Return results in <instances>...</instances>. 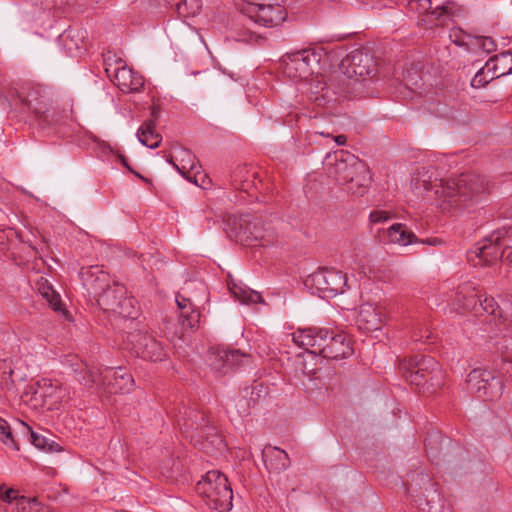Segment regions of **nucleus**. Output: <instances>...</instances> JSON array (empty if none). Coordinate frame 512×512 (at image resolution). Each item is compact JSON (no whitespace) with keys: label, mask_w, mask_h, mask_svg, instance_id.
Returning a JSON list of instances; mask_svg holds the SVG:
<instances>
[{"label":"nucleus","mask_w":512,"mask_h":512,"mask_svg":"<svg viewBox=\"0 0 512 512\" xmlns=\"http://www.w3.org/2000/svg\"><path fill=\"white\" fill-rule=\"evenodd\" d=\"M171 470H172V472H178L180 469H179L178 465L177 466L174 465Z\"/></svg>","instance_id":"55"},{"label":"nucleus","mask_w":512,"mask_h":512,"mask_svg":"<svg viewBox=\"0 0 512 512\" xmlns=\"http://www.w3.org/2000/svg\"><path fill=\"white\" fill-rule=\"evenodd\" d=\"M412 11L423 15V22L428 24L445 25L448 20L460 14V7L453 1H447L440 6L432 8L431 0H412L409 2Z\"/></svg>","instance_id":"14"},{"label":"nucleus","mask_w":512,"mask_h":512,"mask_svg":"<svg viewBox=\"0 0 512 512\" xmlns=\"http://www.w3.org/2000/svg\"><path fill=\"white\" fill-rule=\"evenodd\" d=\"M341 72L349 79L365 80L376 75L377 66L371 54L363 50H353L340 64Z\"/></svg>","instance_id":"13"},{"label":"nucleus","mask_w":512,"mask_h":512,"mask_svg":"<svg viewBox=\"0 0 512 512\" xmlns=\"http://www.w3.org/2000/svg\"><path fill=\"white\" fill-rule=\"evenodd\" d=\"M286 0L254 1L243 9V17L264 27H276L287 18Z\"/></svg>","instance_id":"9"},{"label":"nucleus","mask_w":512,"mask_h":512,"mask_svg":"<svg viewBox=\"0 0 512 512\" xmlns=\"http://www.w3.org/2000/svg\"><path fill=\"white\" fill-rule=\"evenodd\" d=\"M246 239L258 242L262 246H268L277 241L276 231L269 225L262 222H250L243 231Z\"/></svg>","instance_id":"23"},{"label":"nucleus","mask_w":512,"mask_h":512,"mask_svg":"<svg viewBox=\"0 0 512 512\" xmlns=\"http://www.w3.org/2000/svg\"><path fill=\"white\" fill-rule=\"evenodd\" d=\"M214 437H215V441H218L219 443H222V439L220 437H218L216 435Z\"/></svg>","instance_id":"56"},{"label":"nucleus","mask_w":512,"mask_h":512,"mask_svg":"<svg viewBox=\"0 0 512 512\" xmlns=\"http://www.w3.org/2000/svg\"><path fill=\"white\" fill-rule=\"evenodd\" d=\"M66 390L57 381L42 379L25 387L22 399L35 409H55L66 397Z\"/></svg>","instance_id":"8"},{"label":"nucleus","mask_w":512,"mask_h":512,"mask_svg":"<svg viewBox=\"0 0 512 512\" xmlns=\"http://www.w3.org/2000/svg\"><path fill=\"white\" fill-rule=\"evenodd\" d=\"M0 441L6 446L19 450V446L15 441L11 428L6 420L0 417Z\"/></svg>","instance_id":"42"},{"label":"nucleus","mask_w":512,"mask_h":512,"mask_svg":"<svg viewBox=\"0 0 512 512\" xmlns=\"http://www.w3.org/2000/svg\"><path fill=\"white\" fill-rule=\"evenodd\" d=\"M387 235L389 242L402 246L409 245L414 242L415 235L408 231L406 227L400 223L393 224L388 230Z\"/></svg>","instance_id":"34"},{"label":"nucleus","mask_w":512,"mask_h":512,"mask_svg":"<svg viewBox=\"0 0 512 512\" xmlns=\"http://www.w3.org/2000/svg\"><path fill=\"white\" fill-rule=\"evenodd\" d=\"M501 369L512 376V360H504Z\"/></svg>","instance_id":"49"},{"label":"nucleus","mask_w":512,"mask_h":512,"mask_svg":"<svg viewBox=\"0 0 512 512\" xmlns=\"http://www.w3.org/2000/svg\"><path fill=\"white\" fill-rule=\"evenodd\" d=\"M304 372L308 375H315L316 369L315 368H308L307 361L304 362Z\"/></svg>","instance_id":"52"},{"label":"nucleus","mask_w":512,"mask_h":512,"mask_svg":"<svg viewBox=\"0 0 512 512\" xmlns=\"http://www.w3.org/2000/svg\"><path fill=\"white\" fill-rule=\"evenodd\" d=\"M483 311L492 317L497 326L505 325L507 319L503 316L502 310L492 297L480 299L478 303V314Z\"/></svg>","instance_id":"33"},{"label":"nucleus","mask_w":512,"mask_h":512,"mask_svg":"<svg viewBox=\"0 0 512 512\" xmlns=\"http://www.w3.org/2000/svg\"><path fill=\"white\" fill-rule=\"evenodd\" d=\"M411 337H412L413 341H415V342L421 341L424 338V336L422 334H420V333H418L416 331L413 332Z\"/></svg>","instance_id":"53"},{"label":"nucleus","mask_w":512,"mask_h":512,"mask_svg":"<svg viewBox=\"0 0 512 512\" xmlns=\"http://www.w3.org/2000/svg\"><path fill=\"white\" fill-rule=\"evenodd\" d=\"M422 78L416 68H409L403 74V83L406 88L416 91L421 86Z\"/></svg>","instance_id":"43"},{"label":"nucleus","mask_w":512,"mask_h":512,"mask_svg":"<svg viewBox=\"0 0 512 512\" xmlns=\"http://www.w3.org/2000/svg\"><path fill=\"white\" fill-rule=\"evenodd\" d=\"M262 458L268 470L281 472L290 465L288 454L277 447H265L262 451Z\"/></svg>","instance_id":"26"},{"label":"nucleus","mask_w":512,"mask_h":512,"mask_svg":"<svg viewBox=\"0 0 512 512\" xmlns=\"http://www.w3.org/2000/svg\"><path fill=\"white\" fill-rule=\"evenodd\" d=\"M420 474L421 473H418L413 477L411 483L407 488L409 495L413 498L414 501L417 498V494L422 493V489H424L423 484H417L420 478Z\"/></svg>","instance_id":"47"},{"label":"nucleus","mask_w":512,"mask_h":512,"mask_svg":"<svg viewBox=\"0 0 512 512\" xmlns=\"http://www.w3.org/2000/svg\"><path fill=\"white\" fill-rule=\"evenodd\" d=\"M5 485L0 484V499L7 503H12L15 501V503H18V500L20 499V495L18 490L13 488H8L4 490Z\"/></svg>","instance_id":"46"},{"label":"nucleus","mask_w":512,"mask_h":512,"mask_svg":"<svg viewBox=\"0 0 512 512\" xmlns=\"http://www.w3.org/2000/svg\"><path fill=\"white\" fill-rule=\"evenodd\" d=\"M330 330L327 329H315L314 337L312 338V348L310 357L311 359L316 358L317 355L322 356V348L325 347L326 341L329 340Z\"/></svg>","instance_id":"38"},{"label":"nucleus","mask_w":512,"mask_h":512,"mask_svg":"<svg viewBox=\"0 0 512 512\" xmlns=\"http://www.w3.org/2000/svg\"><path fill=\"white\" fill-rule=\"evenodd\" d=\"M385 319L384 307L379 303H362L358 308L356 324L360 330H379Z\"/></svg>","instance_id":"18"},{"label":"nucleus","mask_w":512,"mask_h":512,"mask_svg":"<svg viewBox=\"0 0 512 512\" xmlns=\"http://www.w3.org/2000/svg\"><path fill=\"white\" fill-rule=\"evenodd\" d=\"M181 430L190 438L195 445H200L202 449L207 450L208 445L201 441L204 429H209L205 424V417L203 414L190 412L189 416L183 418V422H179Z\"/></svg>","instance_id":"22"},{"label":"nucleus","mask_w":512,"mask_h":512,"mask_svg":"<svg viewBox=\"0 0 512 512\" xmlns=\"http://www.w3.org/2000/svg\"><path fill=\"white\" fill-rule=\"evenodd\" d=\"M12 362L8 359H0V385L5 389H11L14 384Z\"/></svg>","instance_id":"40"},{"label":"nucleus","mask_w":512,"mask_h":512,"mask_svg":"<svg viewBox=\"0 0 512 512\" xmlns=\"http://www.w3.org/2000/svg\"><path fill=\"white\" fill-rule=\"evenodd\" d=\"M322 298H332L342 294L347 287V276L334 268H321L309 275L305 281Z\"/></svg>","instance_id":"10"},{"label":"nucleus","mask_w":512,"mask_h":512,"mask_svg":"<svg viewBox=\"0 0 512 512\" xmlns=\"http://www.w3.org/2000/svg\"><path fill=\"white\" fill-rule=\"evenodd\" d=\"M83 285L96 297L99 307L108 313L123 318L136 314L135 300L128 296L124 285L110 281L109 275L99 266L83 268L80 273Z\"/></svg>","instance_id":"2"},{"label":"nucleus","mask_w":512,"mask_h":512,"mask_svg":"<svg viewBox=\"0 0 512 512\" xmlns=\"http://www.w3.org/2000/svg\"><path fill=\"white\" fill-rule=\"evenodd\" d=\"M417 484H423L424 489H422V493L417 494V498L414 502L422 509H430L433 504L440 500L437 484L425 473L420 474Z\"/></svg>","instance_id":"24"},{"label":"nucleus","mask_w":512,"mask_h":512,"mask_svg":"<svg viewBox=\"0 0 512 512\" xmlns=\"http://www.w3.org/2000/svg\"><path fill=\"white\" fill-rule=\"evenodd\" d=\"M334 140L338 145H344L347 141V138L345 135H338L334 138Z\"/></svg>","instance_id":"51"},{"label":"nucleus","mask_w":512,"mask_h":512,"mask_svg":"<svg viewBox=\"0 0 512 512\" xmlns=\"http://www.w3.org/2000/svg\"><path fill=\"white\" fill-rule=\"evenodd\" d=\"M36 287L41 296L49 303L50 307L63 315H66V311L63 308L60 295L53 289L47 279L41 277Z\"/></svg>","instance_id":"29"},{"label":"nucleus","mask_w":512,"mask_h":512,"mask_svg":"<svg viewBox=\"0 0 512 512\" xmlns=\"http://www.w3.org/2000/svg\"><path fill=\"white\" fill-rule=\"evenodd\" d=\"M491 72H488L486 69V64L475 74V76L471 80V86L474 88H481L492 81L494 78H491Z\"/></svg>","instance_id":"44"},{"label":"nucleus","mask_w":512,"mask_h":512,"mask_svg":"<svg viewBox=\"0 0 512 512\" xmlns=\"http://www.w3.org/2000/svg\"><path fill=\"white\" fill-rule=\"evenodd\" d=\"M417 196L433 192L442 211H461L470 207L489 189L485 176L466 173L448 180L439 179L430 170H419L411 181Z\"/></svg>","instance_id":"1"},{"label":"nucleus","mask_w":512,"mask_h":512,"mask_svg":"<svg viewBox=\"0 0 512 512\" xmlns=\"http://www.w3.org/2000/svg\"><path fill=\"white\" fill-rule=\"evenodd\" d=\"M504 251H505V254H504L503 257L505 258V261L508 264L512 265V250L511 249H509V250L505 249Z\"/></svg>","instance_id":"50"},{"label":"nucleus","mask_w":512,"mask_h":512,"mask_svg":"<svg viewBox=\"0 0 512 512\" xmlns=\"http://www.w3.org/2000/svg\"><path fill=\"white\" fill-rule=\"evenodd\" d=\"M248 186V183L246 184L245 182H243L240 186H239V189L241 190H246V187Z\"/></svg>","instance_id":"54"},{"label":"nucleus","mask_w":512,"mask_h":512,"mask_svg":"<svg viewBox=\"0 0 512 512\" xmlns=\"http://www.w3.org/2000/svg\"><path fill=\"white\" fill-rule=\"evenodd\" d=\"M486 69L491 78H499L512 73V52H503L490 57L486 61Z\"/></svg>","instance_id":"27"},{"label":"nucleus","mask_w":512,"mask_h":512,"mask_svg":"<svg viewBox=\"0 0 512 512\" xmlns=\"http://www.w3.org/2000/svg\"><path fill=\"white\" fill-rule=\"evenodd\" d=\"M131 349L137 356L149 361H162L166 357L162 345L151 335L144 332H133L128 335Z\"/></svg>","instance_id":"17"},{"label":"nucleus","mask_w":512,"mask_h":512,"mask_svg":"<svg viewBox=\"0 0 512 512\" xmlns=\"http://www.w3.org/2000/svg\"><path fill=\"white\" fill-rule=\"evenodd\" d=\"M107 75L114 84L124 93L139 92L144 86L143 77L119 59L115 65L108 64L105 68Z\"/></svg>","instance_id":"16"},{"label":"nucleus","mask_w":512,"mask_h":512,"mask_svg":"<svg viewBox=\"0 0 512 512\" xmlns=\"http://www.w3.org/2000/svg\"><path fill=\"white\" fill-rule=\"evenodd\" d=\"M229 289L233 296L243 304H256L263 302L262 296L258 292L245 285L233 283L232 285H229Z\"/></svg>","instance_id":"32"},{"label":"nucleus","mask_w":512,"mask_h":512,"mask_svg":"<svg viewBox=\"0 0 512 512\" xmlns=\"http://www.w3.org/2000/svg\"><path fill=\"white\" fill-rule=\"evenodd\" d=\"M390 214L387 211L375 210L370 213V221L372 223L386 222L390 218Z\"/></svg>","instance_id":"48"},{"label":"nucleus","mask_w":512,"mask_h":512,"mask_svg":"<svg viewBox=\"0 0 512 512\" xmlns=\"http://www.w3.org/2000/svg\"><path fill=\"white\" fill-rule=\"evenodd\" d=\"M11 108L22 112L31 111L46 121H59L60 118L50 108V93L40 85L26 84L20 90H10L5 97Z\"/></svg>","instance_id":"6"},{"label":"nucleus","mask_w":512,"mask_h":512,"mask_svg":"<svg viewBox=\"0 0 512 512\" xmlns=\"http://www.w3.org/2000/svg\"><path fill=\"white\" fill-rule=\"evenodd\" d=\"M181 162L182 165L179 167L177 164L173 163L172 159L168 160L184 177H186L189 181L194 182L196 185H199L197 174H199V169L201 166L198 164L196 157L186 149L180 150ZM204 178L202 177V183L200 186L204 187Z\"/></svg>","instance_id":"25"},{"label":"nucleus","mask_w":512,"mask_h":512,"mask_svg":"<svg viewBox=\"0 0 512 512\" xmlns=\"http://www.w3.org/2000/svg\"><path fill=\"white\" fill-rule=\"evenodd\" d=\"M206 362L214 374L222 376L235 367L249 365L251 355L238 349L213 347L207 353Z\"/></svg>","instance_id":"11"},{"label":"nucleus","mask_w":512,"mask_h":512,"mask_svg":"<svg viewBox=\"0 0 512 512\" xmlns=\"http://www.w3.org/2000/svg\"><path fill=\"white\" fill-rule=\"evenodd\" d=\"M75 373L79 383L86 387H92L94 385L103 386L104 376L99 368L85 365L80 370L76 369Z\"/></svg>","instance_id":"31"},{"label":"nucleus","mask_w":512,"mask_h":512,"mask_svg":"<svg viewBox=\"0 0 512 512\" xmlns=\"http://www.w3.org/2000/svg\"><path fill=\"white\" fill-rule=\"evenodd\" d=\"M19 512H50V508L42 504L37 497L21 496L17 503Z\"/></svg>","instance_id":"36"},{"label":"nucleus","mask_w":512,"mask_h":512,"mask_svg":"<svg viewBox=\"0 0 512 512\" xmlns=\"http://www.w3.org/2000/svg\"><path fill=\"white\" fill-rule=\"evenodd\" d=\"M20 424L23 427V429L26 430L30 434L31 442L36 448L43 449V450H45L47 448L48 443H47V439L44 436L33 432L31 430V428L28 425H26L24 422H21Z\"/></svg>","instance_id":"45"},{"label":"nucleus","mask_w":512,"mask_h":512,"mask_svg":"<svg viewBox=\"0 0 512 512\" xmlns=\"http://www.w3.org/2000/svg\"><path fill=\"white\" fill-rule=\"evenodd\" d=\"M467 386L471 393L485 401L499 398L503 392V384L500 378L487 369H473L467 376Z\"/></svg>","instance_id":"12"},{"label":"nucleus","mask_w":512,"mask_h":512,"mask_svg":"<svg viewBox=\"0 0 512 512\" xmlns=\"http://www.w3.org/2000/svg\"><path fill=\"white\" fill-rule=\"evenodd\" d=\"M137 137L141 144L151 149L157 148L162 141L161 135L155 131V123L152 120L142 124L137 131Z\"/></svg>","instance_id":"30"},{"label":"nucleus","mask_w":512,"mask_h":512,"mask_svg":"<svg viewBox=\"0 0 512 512\" xmlns=\"http://www.w3.org/2000/svg\"><path fill=\"white\" fill-rule=\"evenodd\" d=\"M103 387L106 392L112 393H129L134 387V379L132 375L122 367L105 368Z\"/></svg>","instance_id":"19"},{"label":"nucleus","mask_w":512,"mask_h":512,"mask_svg":"<svg viewBox=\"0 0 512 512\" xmlns=\"http://www.w3.org/2000/svg\"><path fill=\"white\" fill-rule=\"evenodd\" d=\"M450 40L460 46L464 47L467 51L470 50L473 40V35L463 31L462 29H454L450 32Z\"/></svg>","instance_id":"41"},{"label":"nucleus","mask_w":512,"mask_h":512,"mask_svg":"<svg viewBox=\"0 0 512 512\" xmlns=\"http://www.w3.org/2000/svg\"><path fill=\"white\" fill-rule=\"evenodd\" d=\"M507 233L508 230H497L478 242L469 254L474 265H492L502 259L505 254L501 251L502 240Z\"/></svg>","instance_id":"15"},{"label":"nucleus","mask_w":512,"mask_h":512,"mask_svg":"<svg viewBox=\"0 0 512 512\" xmlns=\"http://www.w3.org/2000/svg\"><path fill=\"white\" fill-rule=\"evenodd\" d=\"M481 299L477 285L472 281L461 283L454 293V304L463 311H472L478 315V303Z\"/></svg>","instance_id":"21"},{"label":"nucleus","mask_w":512,"mask_h":512,"mask_svg":"<svg viewBox=\"0 0 512 512\" xmlns=\"http://www.w3.org/2000/svg\"><path fill=\"white\" fill-rule=\"evenodd\" d=\"M196 491L211 510L227 512L233 506V492L228 479L218 470L208 471L197 483Z\"/></svg>","instance_id":"7"},{"label":"nucleus","mask_w":512,"mask_h":512,"mask_svg":"<svg viewBox=\"0 0 512 512\" xmlns=\"http://www.w3.org/2000/svg\"><path fill=\"white\" fill-rule=\"evenodd\" d=\"M473 40L469 52L489 54L496 51L497 44L491 37L473 35Z\"/></svg>","instance_id":"35"},{"label":"nucleus","mask_w":512,"mask_h":512,"mask_svg":"<svg viewBox=\"0 0 512 512\" xmlns=\"http://www.w3.org/2000/svg\"><path fill=\"white\" fill-rule=\"evenodd\" d=\"M322 54L315 49H303L282 58L283 73L292 80L308 82L311 99L318 105L332 101L330 87L319 79L312 78L317 72Z\"/></svg>","instance_id":"3"},{"label":"nucleus","mask_w":512,"mask_h":512,"mask_svg":"<svg viewBox=\"0 0 512 512\" xmlns=\"http://www.w3.org/2000/svg\"><path fill=\"white\" fill-rule=\"evenodd\" d=\"M353 353V348L346 334L336 333L330 330L329 340L326 341L325 347L322 348V358L338 360L347 358Z\"/></svg>","instance_id":"20"},{"label":"nucleus","mask_w":512,"mask_h":512,"mask_svg":"<svg viewBox=\"0 0 512 512\" xmlns=\"http://www.w3.org/2000/svg\"><path fill=\"white\" fill-rule=\"evenodd\" d=\"M325 170L330 178L336 180L346 191L363 195L370 184V176L365 163L346 150L327 155Z\"/></svg>","instance_id":"4"},{"label":"nucleus","mask_w":512,"mask_h":512,"mask_svg":"<svg viewBox=\"0 0 512 512\" xmlns=\"http://www.w3.org/2000/svg\"><path fill=\"white\" fill-rule=\"evenodd\" d=\"M176 303L180 310L179 319L184 328L195 329L198 327L200 312L193 308L190 299L177 295Z\"/></svg>","instance_id":"28"},{"label":"nucleus","mask_w":512,"mask_h":512,"mask_svg":"<svg viewBox=\"0 0 512 512\" xmlns=\"http://www.w3.org/2000/svg\"><path fill=\"white\" fill-rule=\"evenodd\" d=\"M314 328H306L299 329L296 332L292 333V341L299 347L308 351V356H310L311 348H312V338L314 337Z\"/></svg>","instance_id":"37"},{"label":"nucleus","mask_w":512,"mask_h":512,"mask_svg":"<svg viewBox=\"0 0 512 512\" xmlns=\"http://www.w3.org/2000/svg\"><path fill=\"white\" fill-rule=\"evenodd\" d=\"M399 367L405 380L423 391L434 393L442 384L441 368L433 357L417 354L404 359Z\"/></svg>","instance_id":"5"},{"label":"nucleus","mask_w":512,"mask_h":512,"mask_svg":"<svg viewBox=\"0 0 512 512\" xmlns=\"http://www.w3.org/2000/svg\"><path fill=\"white\" fill-rule=\"evenodd\" d=\"M202 8L201 0H182L177 6V13L181 17H189L197 15Z\"/></svg>","instance_id":"39"}]
</instances>
